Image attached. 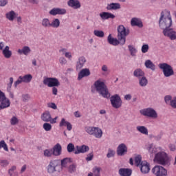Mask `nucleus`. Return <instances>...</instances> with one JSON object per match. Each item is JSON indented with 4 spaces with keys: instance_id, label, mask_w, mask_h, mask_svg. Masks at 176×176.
<instances>
[{
    "instance_id": "obj_1",
    "label": "nucleus",
    "mask_w": 176,
    "mask_h": 176,
    "mask_svg": "<svg viewBox=\"0 0 176 176\" xmlns=\"http://www.w3.org/2000/svg\"><path fill=\"white\" fill-rule=\"evenodd\" d=\"M173 25V19H171V14L170 11L164 10L160 14L159 20V27L163 30V34L165 36H168L172 41L176 39V32L172 28H170Z\"/></svg>"
},
{
    "instance_id": "obj_2",
    "label": "nucleus",
    "mask_w": 176,
    "mask_h": 176,
    "mask_svg": "<svg viewBox=\"0 0 176 176\" xmlns=\"http://www.w3.org/2000/svg\"><path fill=\"white\" fill-rule=\"evenodd\" d=\"M94 86L96 90V91L102 96L104 98H109L111 94H109V91L108 90V87L104 81H102L101 79L97 80L95 81Z\"/></svg>"
},
{
    "instance_id": "obj_3",
    "label": "nucleus",
    "mask_w": 176,
    "mask_h": 176,
    "mask_svg": "<svg viewBox=\"0 0 176 176\" xmlns=\"http://www.w3.org/2000/svg\"><path fill=\"white\" fill-rule=\"evenodd\" d=\"M154 162L161 166H170L168 155L164 151L158 152L155 154Z\"/></svg>"
},
{
    "instance_id": "obj_4",
    "label": "nucleus",
    "mask_w": 176,
    "mask_h": 176,
    "mask_svg": "<svg viewBox=\"0 0 176 176\" xmlns=\"http://www.w3.org/2000/svg\"><path fill=\"white\" fill-rule=\"evenodd\" d=\"M158 67L162 69L165 78H170V76H173V75H174V69H173V67L168 63H160Z\"/></svg>"
},
{
    "instance_id": "obj_5",
    "label": "nucleus",
    "mask_w": 176,
    "mask_h": 176,
    "mask_svg": "<svg viewBox=\"0 0 176 176\" xmlns=\"http://www.w3.org/2000/svg\"><path fill=\"white\" fill-rule=\"evenodd\" d=\"M129 35V32L126 31V28L121 25L118 27V39L120 41V45H123L126 43V36Z\"/></svg>"
},
{
    "instance_id": "obj_6",
    "label": "nucleus",
    "mask_w": 176,
    "mask_h": 176,
    "mask_svg": "<svg viewBox=\"0 0 176 176\" xmlns=\"http://www.w3.org/2000/svg\"><path fill=\"white\" fill-rule=\"evenodd\" d=\"M60 167L59 160H52L50 161L49 164L47 166V171L48 174H54L56 171H58V168Z\"/></svg>"
},
{
    "instance_id": "obj_7",
    "label": "nucleus",
    "mask_w": 176,
    "mask_h": 176,
    "mask_svg": "<svg viewBox=\"0 0 176 176\" xmlns=\"http://www.w3.org/2000/svg\"><path fill=\"white\" fill-rule=\"evenodd\" d=\"M140 113L141 115H143V116H146L151 119H157L158 118L157 111L152 107H148L140 110Z\"/></svg>"
},
{
    "instance_id": "obj_8",
    "label": "nucleus",
    "mask_w": 176,
    "mask_h": 176,
    "mask_svg": "<svg viewBox=\"0 0 176 176\" xmlns=\"http://www.w3.org/2000/svg\"><path fill=\"white\" fill-rule=\"evenodd\" d=\"M43 83L48 87H58L60 86V81L56 78L45 77Z\"/></svg>"
},
{
    "instance_id": "obj_9",
    "label": "nucleus",
    "mask_w": 176,
    "mask_h": 176,
    "mask_svg": "<svg viewBox=\"0 0 176 176\" xmlns=\"http://www.w3.org/2000/svg\"><path fill=\"white\" fill-rule=\"evenodd\" d=\"M110 102L111 104V107L115 108L116 109H119L123 104V101L120 96L118 94H115L110 98Z\"/></svg>"
},
{
    "instance_id": "obj_10",
    "label": "nucleus",
    "mask_w": 176,
    "mask_h": 176,
    "mask_svg": "<svg viewBox=\"0 0 176 176\" xmlns=\"http://www.w3.org/2000/svg\"><path fill=\"white\" fill-rule=\"evenodd\" d=\"M10 107V100L6 98V96L0 90V111L6 109Z\"/></svg>"
},
{
    "instance_id": "obj_11",
    "label": "nucleus",
    "mask_w": 176,
    "mask_h": 176,
    "mask_svg": "<svg viewBox=\"0 0 176 176\" xmlns=\"http://www.w3.org/2000/svg\"><path fill=\"white\" fill-rule=\"evenodd\" d=\"M32 80V75L26 74L25 76H19L18 79L14 82V87H17L19 85H21V83H30Z\"/></svg>"
},
{
    "instance_id": "obj_12",
    "label": "nucleus",
    "mask_w": 176,
    "mask_h": 176,
    "mask_svg": "<svg viewBox=\"0 0 176 176\" xmlns=\"http://www.w3.org/2000/svg\"><path fill=\"white\" fill-rule=\"evenodd\" d=\"M152 173L155 176H168L167 169L164 168V167L162 166H155L152 169Z\"/></svg>"
},
{
    "instance_id": "obj_13",
    "label": "nucleus",
    "mask_w": 176,
    "mask_h": 176,
    "mask_svg": "<svg viewBox=\"0 0 176 176\" xmlns=\"http://www.w3.org/2000/svg\"><path fill=\"white\" fill-rule=\"evenodd\" d=\"M128 152V148L126 144L121 143L117 147V155L118 156H124Z\"/></svg>"
},
{
    "instance_id": "obj_14",
    "label": "nucleus",
    "mask_w": 176,
    "mask_h": 176,
    "mask_svg": "<svg viewBox=\"0 0 176 176\" xmlns=\"http://www.w3.org/2000/svg\"><path fill=\"white\" fill-rule=\"evenodd\" d=\"M90 150L89 146L85 144L81 146H76V151H74V155H79L80 153H86L88 151Z\"/></svg>"
},
{
    "instance_id": "obj_15",
    "label": "nucleus",
    "mask_w": 176,
    "mask_h": 176,
    "mask_svg": "<svg viewBox=\"0 0 176 176\" xmlns=\"http://www.w3.org/2000/svg\"><path fill=\"white\" fill-rule=\"evenodd\" d=\"M85 64H86V58L85 56L78 57L76 63V71H80L82 67H85Z\"/></svg>"
},
{
    "instance_id": "obj_16",
    "label": "nucleus",
    "mask_w": 176,
    "mask_h": 176,
    "mask_svg": "<svg viewBox=\"0 0 176 176\" xmlns=\"http://www.w3.org/2000/svg\"><path fill=\"white\" fill-rule=\"evenodd\" d=\"M131 25L132 27H138L139 28H142L144 27V24L142 23V21L139 18H132L131 20Z\"/></svg>"
},
{
    "instance_id": "obj_17",
    "label": "nucleus",
    "mask_w": 176,
    "mask_h": 176,
    "mask_svg": "<svg viewBox=\"0 0 176 176\" xmlns=\"http://www.w3.org/2000/svg\"><path fill=\"white\" fill-rule=\"evenodd\" d=\"M90 76V70L88 68H85L80 70L78 75V80H82L83 78Z\"/></svg>"
},
{
    "instance_id": "obj_18",
    "label": "nucleus",
    "mask_w": 176,
    "mask_h": 176,
    "mask_svg": "<svg viewBox=\"0 0 176 176\" xmlns=\"http://www.w3.org/2000/svg\"><path fill=\"white\" fill-rule=\"evenodd\" d=\"M52 149L53 156H60L63 152V147L60 143L56 144Z\"/></svg>"
},
{
    "instance_id": "obj_19",
    "label": "nucleus",
    "mask_w": 176,
    "mask_h": 176,
    "mask_svg": "<svg viewBox=\"0 0 176 176\" xmlns=\"http://www.w3.org/2000/svg\"><path fill=\"white\" fill-rule=\"evenodd\" d=\"M140 171L143 174H148V173H149V171H151V167L149 166V164L147 163L146 161H143L141 163Z\"/></svg>"
},
{
    "instance_id": "obj_20",
    "label": "nucleus",
    "mask_w": 176,
    "mask_h": 176,
    "mask_svg": "<svg viewBox=\"0 0 176 176\" xmlns=\"http://www.w3.org/2000/svg\"><path fill=\"white\" fill-rule=\"evenodd\" d=\"M146 150L148 151V153H156L159 152V151H162V147H157L153 144H148L146 147Z\"/></svg>"
},
{
    "instance_id": "obj_21",
    "label": "nucleus",
    "mask_w": 176,
    "mask_h": 176,
    "mask_svg": "<svg viewBox=\"0 0 176 176\" xmlns=\"http://www.w3.org/2000/svg\"><path fill=\"white\" fill-rule=\"evenodd\" d=\"M100 17L102 20H109V19H115V14L108 12H102L99 14Z\"/></svg>"
},
{
    "instance_id": "obj_22",
    "label": "nucleus",
    "mask_w": 176,
    "mask_h": 176,
    "mask_svg": "<svg viewBox=\"0 0 176 176\" xmlns=\"http://www.w3.org/2000/svg\"><path fill=\"white\" fill-rule=\"evenodd\" d=\"M107 42L109 45H112L113 46H118V45H120V41L118 38L112 37V34H109L107 36Z\"/></svg>"
},
{
    "instance_id": "obj_23",
    "label": "nucleus",
    "mask_w": 176,
    "mask_h": 176,
    "mask_svg": "<svg viewBox=\"0 0 176 176\" xmlns=\"http://www.w3.org/2000/svg\"><path fill=\"white\" fill-rule=\"evenodd\" d=\"M68 6L73 9H80L81 5L79 0H69L67 2Z\"/></svg>"
},
{
    "instance_id": "obj_24",
    "label": "nucleus",
    "mask_w": 176,
    "mask_h": 176,
    "mask_svg": "<svg viewBox=\"0 0 176 176\" xmlns=\"http://www.w3.org/2000/svg\"><path fill=\"white\" fill-rule=\"evenodd\" d=\"M120 3H111L107 4L106 9L107 10H118V9H120Z\"/></svg>"
},
{
    "instance_id": "obj_25",
    "label": "nucleus",
    "mask_w": 176,
    "mask_h": 176,
    "mask_svg": "<svg viewBox=\"0 0 176 176\" xmlns=\"http://www.w3.org/2000/svg\"><path fill=\"white\" fill-rule=\"evenodd\" d=\"M72 163V159L69 157H65L60 160V166L61 168H67L68 167V164Z\"/></svg>"
},
{
    "instance_id": "obj_26",
    "label": "nucleus",
    "mask_w": 176,
    "mask_h": 176,
    "mask_svg": "<svg viewBox=\"0 0 176 176\" xmlns=\"http://www.w3.org/2000/svg\"><path fill=\"white\" fill-rule=\"evenodd\" d=\"M17 52L19 54H24V56H28L31 53V48L28 46H24L22 49H19Z\"/></svg>"
},
{
    "instance_id": "obj_27",
    "label": "nucleus",
    "mask_w": 176,
    "mask_h": 176,
    "mask_svg": "<svg viewBox=\"0 0 176 176\" xmlns=\"http://www.w3.org/2000/svg\"><path fill=\"white\" fill-rule=\"evenodd\" d=\"M6 17L9 21H14V19L17 17V14L14 11L11 10L6 14Z\"/></svg>"
},
{
    "instance_id": "obj_28",
    "label": "nucleus",
    "mask_w": 176,
    "mask_h": 176,
    "mask_svg": "<svg viewBox=\"0 0 176 176\" xmlns=\"http://www.w3.org/2000/svg\"><path fill=\"white\" fill-rule=\"evenodd\" d=\"M9 176H19V172H17V166L15 165L12 166L8 170Z\"/></svg>"
},
{
    "instance_id": "obj_29",
    "label": "nucleus",
    "mask_w": 176,
    "mask_h": 176,
    "mask_svg": "<svg viewBox=\"0 0 176 176\" xmlns=\"http://www.w3.org/2000/svg\"><path fill=\"white\" fill-rule=\"evenodd\" d=\"M133 76H135V78H138V79H140L145 76V72H144V71H142L141 69H136L133 72Z\"/></svg>"
},
{
    "instance_id": "obj_30",
    "label": "nucleus",
    "mask_w": 176,
    "mask_h": 176,
    "mask_svg": "<svg viewBox=\"0 0 176 176\" xmlns=\"http://www.w3.org/2000/svg\"><path fill=\"white\" fill-rule=\"evenodd\" d=\"M144 65L146 68H147L148 69H151V71H155V69H156V66L155 65V64H153V62H152V60L149 59L145 61Z\"/></svg>"
},
{
    "instance_id": "obj_31",
    "label": "nucleus",
    "mask_w": 176,
    "mask_h": 176,
    "mask_svg": "<svg viewBox=\"0 0 176 176\" xmlns=\"http://www.w3.org/2000/svg\"><path fill=\"white\" fill-rule=\"evenodd\" d=\"M60 53H62L66 58H68L69 60H72V53L70 52H68L67 49L65 48H62L61 50H59Z\"/></svg>"
},
{
    "instance_id": "obj_32",
    "label": "nucleus",
    "mask_w": 176,
    "mask_h": 176,
    "mask_svg": "<svg viewBox=\"0 0 176 176\" xmlns=\"http://www.w3.org/2000/svg\"><path fill=\"white\" fill-rule=\"evenodd\" d=\"M138 82L140 87H146L148 86V79L145 76L139 78Z\"/></svg>"
},
{
    "instance_id": "obj_33",
    "label": "nucleus",
    "mask_w": 176,
    "mask_h": 176,
    "mask_svg": "<svg viewBox=\"0 0 176 176\" xmlns=\"http://www.w3.org/2000/svg\"><path fill=\"white\" fill-rule=\"evenodd\" d=\"M119 174L121 176H130L131 175V170L129 168H120Z\"/></svg>"
},
{
    "instance_id": "obj_34",
    "label": "nucleus",
    "mask_w": 176,
    "mask_h": 176,
    "mask_svg": "<svg viewBox=\"0 0 176 176\" xmlns=\"http://www.w3.org/2000/svg\"><path fill=\"white\" fill-rule=\"evenodd\" d=\"M3 54L6 58H10L12 57V51H10L9 46H6L3 50Z\"/></svg>"
},
{
    "instance_id": "obj_35",
    "label": "nucleus",
    "mask_w": 176,
    "mask_h": 176,
    "mask_svg": "<svg viewBox=\"0 0 176 176\" xmlns=\"http://www.w3.org/2000/svg\"><path fill=\"white\" fill-rule=\"evenodd\" d=\"M52 118V116L50 115V112L49 111H45L41 115V120L43 122H50V119Z\"/></svg>"
},
{
    "instance_id": "obj_36",
    "label": "nucleus",
    "mask_w": 176,
    "mask_h": 176,
    "mask_svg": "<svg viewBox=\"0 0 176 176\" xmlns=\"http://www.w3.org/2000/svg\"><path fill=\"white\" fill-rule=\"evenodd\" d=\"M136 130L141 133V134H144V135H148V128L145 126H138L136 127Z\"/></svg>"
},
{
    "instance_id": "obj_37",
    "label": "nucleus",
    "mask_w": 176,
    "mask_h": 176,
    "mask_svg": "<svg viewBox=\"0 0 176 176\" xmlns=\"http://www.w3.org/2000/svg\"><path fill=\"white\" fill-rule=\"evenodd\" d=\"M92 135L96 137V138H101L102 137V130L98 127H96Z\"/></svg>"
},
{
    "instance_id": "obj_38",
    "label": "nucleus",
    "mask_w": 176,
    "mask_h": 176,
    "mask_svg": "<svg viewBox=\"0 0 176 176\" xmlns=\"http://www.w3.org/2000/svg\"><path fill=\"white\" fill-rule=\"evenodd\" d=\"M128 49L130 52V54L131 56H132V57H135V56H137V53L138 52V50H136L135 47H134L133 45H128Z\"/></svg>"
},
{
    "instance_id": "obj_39",
    "label": "nucleus",
    "mask_w": 176,
    "mask_h": 176,
    "mask_svg": "<svg viewBox=\"0 0 176 176\" xmlns=\"http://www.w3.org/2000/svg\"><path fill=\"white\" fill-rule=\"evenodd\" d=\"M50 20H49V19L47 18H44L42 21H41V25H43L45 28H50Z\"/></svg>"
},
{
    "instance_id": "obj_40",
    "label": "nucleus",
    "mask_w": 176,
    "mask_h": 176,
    "mask_svg": "<svg viewBox=\"0 0 176 176\" xmlns=\"http://www.w3.org/2000/svg\"><path fill=\"white\" fill-rule=\"evenodd\" d=\"M50 27H52V28H58L60 27V19H54L50 23Z\"/></svg>"
},
{
    "instance_id": "obj_41",
    "label": "nucleus",
    "mask_w": 176,
    "mask_h": 176,
    "mask_svg": "<svg viewBox=\"0 0 176 176\" xmlns=\"http://www.w3.org/2000/svg\"><path fill=\"white\" fill-rule=\"evenodd\" d=\"M94 35H95V36H97L98 38H104V36H105L104 31L98 30H95L94 31Z\"/></svg>"
},
{
    "instance_id": "obj_42",
    "label": "nucleus",
    "mask_w": 176,
    "mask_h": 176,
    "mask_svg": "<svg viewBox=\"0 0 176 176\" xmlns=\"http://www.w3.org/2000/svg\"><path fill=\"white\" fill-rule=\"evenodd\" d=\"M67 151L68 153H72V152L75 153V151H76L75 149V145L73 143H69L67 146Z\"/></svg>"
},
{
    "instance_id": "obj_43",
    "label": "nucleus",
    "mask_w": 176,
    "mask_h": 176,
    "mask_svg": "<svg viewBox=\"0 0 176 176\" xmlns=\"http://www.w3.org/2000/svg\"><path fill=\"white\" fill-rule=\"evenodd\" d=\"M101 71H102V75H104V76L109 75L110 72V70L108 68V66L107 65H103L102 66Z\"/></svg>"
},
{
    "instance_id": "obj_44",
    "label": "nucleus",
    "mask_w": 176,
    "mask_h": 176,
    "mask_svg": "<svg viewBox=\"0 0 176 176\" xmlns=\"http://www.w3.org/2000/svg\"><path fill=\"white\" fill-rule=\"evenodd\" d=\"M43 155L45 157H52V156H53L52 148H48V149L44 150Z\"/></svg>"
},
{
    "instance_id": "obj_45",
    "label": "nucleus",
    "mask_w": 176,
    "mask_h": 176,
    "mask_svg": "<svg viewBox=\"0 0 176 176\" xmlns=\"http://www.w3.org/2000/svg\"><path fill=\"white\" fill-rule=\"evenodd\" d=\"M86 133L89 134V135H93L94 131L96 130V127L94 126H86L85 129Z\"/></svg>"
},
{
    "instance_id": "obj_46",
    "label": "nucleus",
    "mask_w": 176,
    "mask_h": 176,
    "mask_svg": "<svg viewBox=\"0 0 176 176\" xmlns=\"http://www.w3.org/2000/svg\"><path fill=\"white\" fill-rule=\"evenodd\" d=\"M142 157L141 155H138L135 157V164L137 167H140L141 163H142Z\"/></svg>"
},
{
    "instance_id": "obj_47",
    "label": "nucleus",
    "mask_w": 176,
    "mask_h": 176,
    "mask_svg": "<svg viewBox=\"0 0 176 176\" xmlns=\"http://www.w3.org/2000/svg\"><path fill=\"white\" fill-rule=\"evenodd\" d=\"M116 154V152L115 151V150L112 148H109L108 153L107 154V157H108V159H111V157H113V156H115Z\"/></svg>"
},
{
    "instance_id": "obj_48",
    "label": "nucleus",
    "mask_w": 176,
    "mask_h": 176,
    "mask_svg": "<svg viewBox=\"0 0 176 176\" xmlns=\"http://www.w3.org/2000/svg\"><path fill=\"white\" fill-rule=\"evenodd\" d=\"M4 149L6 152H9V148H8V144L5 142V140L0 141V149Z\"/></svg>"
},
{
    "instance_id": "obj_49",
    "label": "nucleus",
    "mask_w": 176,
    "mask_h": 176,
    "mask_svg": "<svg viewBox=\"0 0 176 176\" xmlns=\"http://www.w3.org/2000/svg\"><path fill=\"white\" fill-rule=\"evenodd\" d=\"M68 170L70 174H74V173L76 171V164H72V165H69Z\"/></svg>"
},
{
    "instance_id": "obj_50",
    "label": "nucleus",
    "mask_w": 176,
    "mask_h": 176,
    "mask_svg": "<svg viewBox=\"0 0 176 176\" xmlns=\"http://www.w3.org/2000/svg\"><path fill=\"white\" fill-rule=\"evenodd\" d=\"M10 162L8 160H0V166L1 167H8L9 166Z\"/></svg>"
},
{
    "instance_id": "obj_51",
    "label": "nucleus",
    "mask_w": 176,
    "mask_h": 176,
    "mask_svg": "<svg viewBox=\"0 0 176 176\" xmlns=\"http://www.w3.org/2000/svg\"><path fill=\"white\" fill-rule=\"evenodd\" d=\"M19 124V118H17V117L16 116H13L11 119H10V124L12 126H16V124Z\"/></svg>"
},
{
    "instance_id": "obj_52",
    "label": "nucleus",
    "mask_w": 176,
    "mask_h": 176,
    "mask_svg": "<svg viewBox=\"0 0 176 176\" xmlns=\"http://www.w3.org/2000/svg\"><path fill=\"white\" fill-rule=\"evenodd\" d=\"M149 51V45L148 44H144L142 46V48H141V52L142 53H148V52Z\"/></svg>"
},
{
    "instance_id": "obj_53",
    "label": "nucleus",
    "mask_w": 176,
    "mask_h": 176,
    "mask_svg": "<svg viewBox=\"0 0 176 176\" xmlns=\"http://www.w3.org/2000/svg\"><path fill=\"white\" fill-rule=\"evenodd\" d=\"M172 100H173V96H171L170 95H166L164 97L165 103L167 104L170 105V104H171Z\"/></svg>"
},
{
    "instance_id": "obj_54",
    "label": "nucleus",
    "mask_w": 176,
    "mask_h": 176,
    "mask_svg": "<svg viewBox=\"0 0 176 176\" xmlns=\"http://www.w3.org/2000/svg\"><path fill=\"white\" fill-rule=\"evenodd\" d=\"M92 173L94 174V175H96L97 174H101V168L98 167V166H95L92 168Z\"/></svg>"
},
{
    "instance_id": "obj_55",
    "label": "nucleus",
    "mask_w": 176,
    "mask_h": 176,
    "mask_svg": "<svg viewBox=\"0 0 176 176\" xmlns=\"http://www.w3.org/2000/svg\"><path fill=\"white\" fill-rule=\"evenodd\" d=\"M43 127L45 131H50L52 130V124L47 122L44 123Z\"/></svg>"
},
{
    "instance_id": "obj_56",
    "label": "nucleus",
    "mask_w": 176,
    "mask_h": 176,
    "mask_svg": "<svg viewBox=\"0 0 176 176\" xmlns=\"http://www.w3.org/2000/svg\"><path fill=\"white\" fill-rule=\"evenodd\" d=\"M30 94H25L22 95V100L23 101V102H28V101H30Z\"/></svg>"
},
{
    "instance_id": "obj_57",
    "label": "nucleus",
    "mask_w": 176,
    "mask_h": 176,
    "mask_svg": "<svg viewBox=\"0 0 176 176\" xmlns=\"http://www.w3.org/2000/svg\"><path fill=\"white\" fill-rule=\"evenodd\" d=\"M169 105L171 107V108L176 109V96L173 98Z\"/></svg>"
},
{
    "instance_id": "obj_58",
    "label": "nucleus",
    "mask_w": 176,
    "mask_h": 176,
    "mask_svg": "<svg viewBox=\"0 0 176 176\" xmlns=\"http://www.w3.org/2000/svg\"><path fill=\"white\" fill-rule=\"evenodd\" d=\"M50 14L52 16H57L58 14V8H54L50 11Z\"/></svg>"
},
{
    "instance_id": "obj_59",
    "label": "nucleus",
    "mask_w": 176,
    "mask_h": 176,
    "mask_svg": "<svg viewBox=\"0 0 176 176\" xmlns=\"http://www.w3.org/2000/svg\"><path fill=\"white\" fill-rule=\"evenodd\" d=\"M69 122L65 120V118H62L61 121L59 124L60 127H63L64 126H67V124L69 123Z\"/></svg>"
},
{
    "instance_id": "obj_60",
    "label": "nucleus",
    "mask_w": 176,
    "mask_h": 176,
    "mask_svg": "<svg viewBox=\"0 0 176 176\" xmlns=\"http://www.w3.org/2000/svg\"><path fill=\"white\" fill-rule=\"evenodd\" d=\"M93 157H94V155L93 153H90L89 154L87 155V157L85 158V160L87 162H91L93 160Z\"/></svg>"
},
{
    "instance_id": "obj_61",
    "label": "nucleus",
    "mask_w": 176,
    "mask_h": 176,
    "mask_svg": "<svg viewBox=\"0 0 176 176\" xmlns=\"http://www.w3.org/2000/svg\"><path fill=\"white\" fill-rule=\"evenodd\" d=\"M48 108H52V109H57V105L54 102L47 103Z\"/></svg>"
},
{
    "instance_id": "obj_62",
    "label": "nucleus",
    "mask_w": 176,
    "mask_h": 176,
    "mask_svg": "<svg viewBox=\"0 0 176 176\" xmlns=\"http://www.w3.org/2000/svg\"><path fill=\"white\" fill-rule=\"evenodd\" d=\"M65 13H67V10H65V8H58V14H65Z\"/></svg>"
},
{
    "instance_id": "obj_63",
    "label": "nucleus",
    "mask_w": 176,
    "mask_h": 176,
    "mask_svg": "<svg viewBox=\"0 0 176 176\" xmlns=\"http://www.w3.org/2000/svg\"><path fill=\"white\" fill-rule=\"evenodd\" d=\"M59 63L61 65H65V64H67V59L64 57H60L59 58Z\"/></svg>"
},
{
    "instance_id": "obj_64",
    "label": "nucleus",
    "mask_w": 176,
    "mask_h": 176,
    "mask_svg": "<svg viewBox=\"0 0 176 176\" xmlns=\"http://www.w3.org/2000/svg\"><path fill=\"white\" fill-rule=\"evenodd\" d=\"M8 0H0V6L1 8L6 6V5H8Z\"/></svg>"
}]
</instances>
